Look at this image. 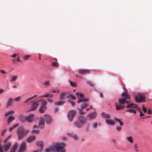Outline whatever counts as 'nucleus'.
Wrapping results in <instances>:
<instances>
[{
    "label": "nucleus",
    "instance_id": "1",
    "mask_svg": "<svg viewBox=\"0 0 152 152\" xmlns=\"http://www.w3.org/2000/svg\"><path fill=\"white\" fill-rule=\"evenodd\" d=\"M121 98L119 99V103L121 104H123L126 102L127 104L126 107L127 108H130L129 109L126 110V111L130 113H133L135 114L136 113V111L139 110L137 105L135 104L130 103L126 101V99H129L130 97L129 95L126 94L125 93H123L121 94Z\"/></svg>",
    "mask_w": 152,
    "mask_h": 152
},
{
    "label": "nucleus",
    "instance_id": "2",
    "mask_svg": "<svg viewBox=\"0 0 152 152\" xmlns=\"http://www.w3.org/2000/svg\"><path fill=\"white\" fill-rule=\"evenodd\" d=\"M66 146V144L64 142L56 143L53 146L54 152H66L64 148Z\"/></svg>",
    "mask_w": 152,
    "mask_h": 152
},
{
    "label": "nucleus",
    "instance_id": "3",
    "mask_svg": "<svg viewBox=\"0 0 152 152\" xmlns=\"http://www.w3.org/2000/svg\"><path fill=\"white\" fill-rule=\"evenodd\" d=\"M29 132L28 130L25 129L22 127H20L17 132L18 139H21L25 135L27 134Z\"/></svg>",
    "mask_w": 152,
    "mask_h": 152
},
{
    "label": "nucleus",
    "instance_id": "4",
    "mask_svg": "<svg viewBox=\"0 0 152 152\" xmlns=\"http://www.w3.org/2000/svg\"><path fill=\"white\" fill-rule=\"evenodd\" d=\"M44 118L41 117L40 119V123L39 124H44L53 123V119L51 116L49 115L45 114Z\"/></svg>",
    "mask_w": 152,
    "mask_h": 152
},
{
    "label": "nucleus",
    "instance_id": "5",
    "mask_svg": "<svg viewBox=\"0 0 152 152\" xmlns=\"http://www.w3.org/2000/svg\"><path fill=\"white\" fill-rule=\"evenodd\" d=\"M135 100L136 102L138 103L145 102V97L142 93H139L135 95Z\"/></svg>",
    "mask_w": 152,
    "mask_h": 152
},
{
    "label": "nucleus",
    "instance_id": "6",
    "mask_svg": "<svg viewBox=\"0 0 152 152\" xmlns=\"http://www.w3.org/2000/svg\"><path fill=\"white\" fill-rule=\"evenodd\" d=\"M1 140L0 139V152H4V150L5 151H7L11 147L10 142L7 143L6 145H1Z\"/></svg>",
    "mask_w": 152,
    "mask_h": 152
},
{
    "label": "nucleus",
    "instance_id": "7",
    "mask_svg": "<svg viewBox=\"0 0 152 152\" xmlns=\"http://www.w3.org/2000/svg\"><path fill=\"white\" fill-rule=\"evenodd\" d=\"M42 102L41 106L39 109V111L41 113H44L47 109L46 104L47 102L44 99H42L40 100Z\"/></svg>",
    "mask_w": 152,
    "mask_h": 152
},
{
    "label": "nucleus",
    "instance_id": "8",
    "mask_svg": "<svg viewBox=\"0 0 152 152\" xmlns=\"http://www.w3.org/2000/svg\"><path fill=\"white\" fill-rule=\"evenodd\" d=\"M76 94L78 99V101L77 102V103H79L84 102H87L88 101V99H84V95L82 94L77 92Z\"/></svg>",
    "mask_w": 152,
    "mask_h": 152
},
{
    "label": "nucleus",
    "instance_id": "9",
    "mask_svg": "<svg viewBox=\"0 0 152 152\" xmlns=\"http://www.w3.org/2000/svg\"><path fill=\"white\" fill-rule=\"evenodd\" d=\"M76 113V111L74 110H71L68 113L67 117L69 121H72L73 118Z\"/></svg>",
    "mask_w": 152,
    "mask_h": 152
},
{
    "label": "nucleus",
    "instance_id": "10",
    "mask_svg": "<svg viewBox=\"0 0 152 152\" xmlns=\"http://www.w3.org/2000/svg\"><path fill=\"white\" fill-rule=\"evenodd\" d=\"M114 121L110 119H107L106 120V122L107 124H115V121H116V122L119 123V124H123V122L119 119L117 118H115L114 119Z\"/></svg>",
    "mask_w": 152,
    "mask_h": 152
},
{
    "label": "nucleus",
    "instance_id": "11",
    "mask_svg": "<svg viewBox=\"0 0 152 152\" xmlns=\"http://www.w3.org/2000/svg\"><path fill=\"white\" fill-rule=\"evenodd\" d=\"M26 143L24 142H23L21 144L18 152H24L26 150Z\"/></svg>",
    "mask_w": 152,
    "mask_h": 152
},
{
    "label": "nucleus",
    "instance_id": "12",
    "mask_svg": "<svg viewBox=\"0 0 152 152\" xmlns=\"http://www.w3.org/2000/svg\"><path fill=\"white\" fill-rule=\"evenodd\" d=\"M40 102V100H39L37 101L36 102H33L30 108V110L34 111L35 110L39 105L38 103Z\"/></svg>",
    "mask_w": 152,
    "mask_h": 152
},
{
    "label": "nucleus",
    "instance_id": "13",
    "mask_svg": "<svg viewBox=\"0 0 152 152\" xmlns=\"http://www.w3.org/2000/svg\"><path fill=\"white\" fill-rule=\"evenodd\" d=\"M34 115L33 114H31L25 117V120L28 122H31L34 119Z\"/></svg>",
    "mask_w": 152,
    "mask_h": 152
},
{
    "label": "nucleus",
    "instance_id": "14",
    "mask_svg": "<svg viewBox=\"0 0 152 152\" xmlns=\"http://www.w3.org/2000/svg\"><path fill=\"white\" fill-rule=\"evenodd\" d=\"M88 105L86 103H83V104L81 105V109H79V111L80 113V114H85V113L83 111V110L85 108L87 107H88Z\"/></svg>",
    "mask_w": 152,
    "mask_h": 152
},
{
    "label": "nucleus",
    "instance_id": "15",
    "mask_svg": "<svg viewBox=\"0 0 152 152\" xmlns=\"http://www.w3.org/2000/svg\"><path fill=\"white\" fill-rule=\"evenodd\" d=\"M83 114H80V115L78 116V120L81 123H84L86 120V119L83 116Z\"/></svg>",
    "mask_w": 152,
    "mask_h": 152
},
{
    "label": "nucleus",
    "instance_id": "16",
    "mask_svg": "<svg viewBox=\"0 0 152 152\" xmlns=\"http://www.w3.org/2000/svg\"><path fill=\"white\" fill-rule=\"evenodd\" d=\"M33 130L32 131L31 133L33 134H38L39 129L37 126H35L33 127Z\"/></svg>",
    "mask_w": 152,
    "mask_h": 152
},
{
    "label": "nucleus",
    "instance_id": "17",
    "mask_svg": "<svg viewBox=\"0 0 152 152\" xmlns=\"http://www.w3.org/2000/svg\"><path fill=\"white\" fill-rule=\"evenodd\" d=\"M79 73L83 75L89 74V71L87 69H81L79 71Z\"/></svg>",
    "mask_w": 152,
    "mask_h": 152
},
{
    "label": "nucleus",
    "instance_id": "18",
    "mask_svg": "<svg viewBox=\"0 0 152 152\" xmlns=\"http://www.w3.org/2000/svg\"><path fill=\"white\" fill-rule=\"evenodd\" d=\"M36 144L37 145L41 148L40 151H41L42 150L44 145L43 141H38L36 142Z\"/></svg>",
    "mask_w": 152,
    "mask_h": 152
},
{
    "label": "nucleus",
    "instance_id": "19",
    "mask_svg": "<svg viewBox=\"0 0 152 152\" xmlns=\"http://www.w3.org/2000/svg\"><path fill=\"white\" fill-rule=\"evenodd\" d=\"M35 138L36 137L35 135H30L28 137L27 139V141L28 142H30L34 140L35 139Z\"/></svg>",
    "mask_w": 152,
    "mask_h": 152
},
{
    "label": "nucleus",
    "instance_id": "20",
    "mask_svg": "<svg viewBox=\"0 0 152 152\" xmlns=\"http://www.w3.org/2000/svg\"><path fill=\"white\" fill-rule=\"evenodd\" d=\"M67 134L69 136L72 137L75 140H77L78 139V136L76 134H73L72 133H68Z\"/></svg>",
    "mask_w": 152,
    "mask_h": 152
},
{
    "label": "nucleus",
    "instance_id": "21",
    "mask_svg": "<svg viewBox=\"0 0 152 152\" xmlns=\"http://www.w3.org/2000/svg\"><path fill=\"white\" fill-rule=\"evenodd\" d=\"M17 143H15V145L12 147L10 152H15L17 148Z\"/></svg>",
    "mask_w": 152,
    "mask_h": 152
},
{
    "label": "nucleus",
    "instance_id": "22",
    "mask_svg": "<svg viewBox=\"0 0 152 152\" xmlns=\"http://www.w3.org/2000/svg\"><path fill=\"white\" fill-rule=\"evenodd\" d=\"M45 151V152H54L53 146H51L49 148H46Z\"/></svg>",
    "mask_w": 152,
    "mask_h": 152
},
{
    "label": "nucleus",
    "instance_id": "23",
    "mask_svg": "<svg viewBox=\"0 0 152 152\" xmlns=\"http://www.w3.org/2000/svg\"><path fill=\"white\" fill-rule=\"evenodd\" d=\"M15 119V117L13 116H10L8 118L7 122L8 124L10 123Z\"/></svg>",
    "mask_w": 152,
    "mask_h": 152
},
{
    "label": "nucleus",
    "instance_id": "24",
    "mask_svg": "<svg viewBox=\"0 0 152 152\" xmlns=\"http://www.w3.org/2000/svg\"><path fill=\"white\" fill-rule=\"evenodd\" d=\"M96 116V113L94 112L88 115V116L90 118H93Z\"/></svg>",
    "mask_w": 152,
    "mask_h": 152
},
{
    "label": "nucleus",
    "instance_id": "25",
    "mask_svg": "<svg viewBox=\"0 0 152 152\" xmlns=\"http://www.w3.org/2000/svg\"><path fill=\"white\" fill-rule=\"evenodd\" d=\"M116 107V109L117 110H119L121 109L124 108V107L123 106L121 105L120 104L118 105L117 103L115 104Z\"/></svg>",
    "mask_w": 152,
    "mask_h": 152
},
{
    "label": "nucleus",
    "instance_id": "26",
    "mask_svg": "<svg viewBox=\"0 0 152 152\" xmlns=\"http://www.w3.org/2000/svg\"><path fill=\"white\" fill-rule=\"evenodd\" d=\"M13 101V99H12L11 98H10L9 99L7 103L6 107H8L9 106H10L11 105H12V102Z\"/></svg>",
    "mask_w": 152,
    "mask_h": 152
},
{
    "label": "nucleus",
    "instance_id": "27",
    "mask_svg": "<svg viewBox=\"0 0 152 152\" xmlns=\"http://www.w3.org/2000/svg\"><path fill=\"white\" fill-rule=\"evenodd\" d=\"M126 140L131 143L133 142V138L132 136H130L126 137Z\"/></svg>",
    "mask_w": 152,
    "mask_h": 152
},
{
    "label": "nucleus",
    "instance_id": "28",
    "mask_svg": "<svg viewBox=\"0 0 152 152\" xmlns=\"http://www.w3.org/2000/svg\"><path fill=\"white\" fill-rule=\"evenodd\" d=\"M102 117L103 118H110V115L106 114L104 113H102L101 114Z\"/></svg>",
    "mask_w": 152,
    "mask_h": 152
},
{
    "label": "nucleus",
    "instance_id": "29",
    "mask_svg": "<svg viewBox=\"0 0 152 152\" xmlns=\"http://www.w3.org/2000/svg\"><path fill=\"white\" fill-rule=\"evenodd\" d=\"M11 137V135H8L6 137V138L5 139V140H4V143L5 144V145H6V144H7V143H8L9 142H10V145H11V143L10 142H8V141L7 140L10 138V137Z\"/></svg>",
    "mask_w": 152,
    "mask_h": 152
},
{
    "label": "nucleus",
    "instance_id": "30",
    "mask_svg": "<svg viewBox=\"0 0 152 152\" xmlns=\"http://www.w3.org/2000/svg\"><path fill=\"white\" fill-rule=\"evenodd\" d=\"M66 92L62 93L60 95V99L62 100L64 99L66 95Z\"/></svg>",
    "mask_w": 152,
    "mask_h": 152
},
{
    "label": "nucleus",
    "instance_id": "31",
    "mask_svg": "<svg viewBox=\"0 0 152 152\" xmlns=\"http://www.w3.org/2000/svg\"><path fill=\"white\" fill-rule=\"evenodd\" d=\"M14 113V110L10 111L7 113H6L5 114V116H7L13 114Z\"/></svg>",
    "mask_w": 152,
    "mask_h": 152
},
{
    "label": "nucleus",
    "instance_id": "32",
    "mask_svg": "<svg viewBox=\"0 0 152 152\" xmlns=\"http://www.w3.org/2000/svg\"><path fill=\"white\" fill-rule=\"evenodd\" d=\"M19 119L21 121H23L25 120V118L24 116L22 115H20L19 117Z\"/></svg>",
    "mask_w": 152,
    "mask_h": 152
},
{
    "label": "nucleus",
    "instance_id": "33",
    "mask_svg": "<svg viewBox=\"0 0 152 152\" xmlns=\"http://www.w3.org/2000/svg\"><path fill=\"white\" fill-rule=\"evenodd\" d=\"M18 124H15L12 127L10 128L9 129V131H10V132L14 128L18 127Z\"/></svg>",
    "mask_w": 152,
    "mask_h": 152
},
{
    "label": "nucleus",
    "instance_id": "34",
    "mask_svg": "<svg viewBox=\"0 0 152 152\" xmlns=\"http://www.w3.org/2000/svg\"><path fill=\"white\" fill-rule=\"evenodd\" d=\"M17 78V76H13L12 77L10 81L13 82L15 81Z\"/></svg>",
    "mask_w": 152,
    "mask_h": 152
},
{
    "label": "nucleus",
    "instance_id": "35",
    "mask_svg": "<svg viewBox=\"0 0 152 152\" xmlns=\"http://www.w3.org/2000/svg\"><path fill=\"white\" fill-rule=\"evenodd\" d=\"M64 102H55V104L56 105H63L64 104Z\"/></svg>",
    "mask_w": 152,
    "mask_h": 152
},
{
    "label": "nucleus",
    "instance_id": "36",
    "mask_svg": "<svg viewBox=\"0 0 152 152\" xmlns=\"http://www.w3.org/2000/svg\"><path fill=\"white\" fill-rule=\"evenodd\" d=\"M67 98H70L73 100H75V96L72 94H70L67 96Z\"/></svg>",
    "mask_w": 152,
    "mask_h": 152
},
{
    "label": "nucleus",
    "instance_id": "37",
    "mask_svg": "<svg viewBox=\"0 0 152 152\" xmlns=\"http://www.w3.org/2000/svg\"><path fill=\"white\" fill-rule=\"evenodd\" d=\"M76 128H81L83 126V124H74Z\"/></svg>",
    "mask_w": 152,
    "mask_h": 152
},
{
    "label": "nucleus",
    "instance_id": "38",
    "mask_svg": "<svg viewBox=\"0 0 152 152\" xmlns=\"http://www.w3.org/2000/svg\"><path fill=\"white\" fill-rule=\"evenodd\" d=\"M45 124H39V125L37 127L39 129H43L44 127Z\"/></svg>",
    "mask_w": 152,
    "mask_h": 152
},
{
    "label": "nucleus",
    "instance_id": "39",
    "mask_svg": "<svg viewBox=\"0 0 152 152\" xmlns=\"http://www.w3.org/2000/svg\"><path fill=\"white\" fill-rule=\"evenodd\" d=\"M87 83L90 86L93 87L94 86V84L91 82L90 81H87Z\"/></svg>",
    "mask_w": 152,
    "mask_h": 152
},
{
    "label": "nucleus",
    "instance_id": "40",
    "mask_svg": "<svg viewBox=\"0 0 152 152\" xmlns=\"http://www.w3.org/2000/svg\"><path fill=\"white\" fill-rule=\"evenodd\" d=\"M52 65L55 67H57L58 66V64L57 62H53L52 63Z\"/></svg>",
    "mask_w": 152,
    "mask_h": 152
},
{
    "label": "nucleus",
    "instance_id": "41",
    "mask_svg": "<svg viewBox=\"0 0 152 152\" xmlns=\"http://www.w3.org/2000/svg\"><path fill=\"white\" fill-rule=\"evenodd\" d=\"M30 56V55H26L23 57V59L24 60H27L28 59Z\"/></svg>",
    "mask_w": 152,
    "mask_h": 152
},
{
    "label": "nucleus",
    "instance_id": "42",
    "mask_svg": "<svg viewBox=\"0 0 152 152\" xmlns=\"http://www.w3.org/2000/svg\"><path fill=\"white\" fill-rule=\"evenodd\" d=\"M43 84L44 85H45L46 86H48L50 84V83L49 81H46L45 82L43 83Z\"/></svg>",
    "mask_w": 152,
    "mask_h": 152
},
{
    "label": "nucleus",
    "instance_id": "43",
    "mask_svg": "<svg viewBox=\"0 0 152 152\" xmlns=\"http://www.w3.org/2000/svg\"><path fill=\"white\" fill-rule=\"evenodd\" d=\"M21 98V97L19 96V97H17L16 98H15V100L16 102H18L20 100Z\"/></svg>",
    "mask_w": 152,
    "mask_h": 152
},
{
    "label": "nucleus",
    "instance_id": "44",
    "mask_svg": "<svg viewBox=\"0 0 152 152\" xmlns=\"http://www.w3.org/2000/svg\"><path fill=\"white\" fill-rule=\"evenodd\" d=\"M6 131H7V130L6 129H4L2 131V132L1 133V136H4Z\"/></svg>",
    "mask_w": 152,
    "mask_h": 152
},
{
    "label": "nucleus",
    "instance_id": "45",
    "mask_svg": "<svg viewBox=\"0 0 152 152\" xmlns=\"http://www.w3.org/2000/svg\"><path fill=\"white\" fill-rule=\"evenodd\" d=\"M70 83L72 86L73 87H75L76 86V84L72 81H70Z\"/></svg>",
    "mask_w": 152,
    "mask_h": 152
},
{
    "label": "nucleus",
    "instance_id": "46",
    "mask_svg": "<svg viewBox=\"0 0 152 152\" xmlns=\"http://www.w3.org/2000/svg\"><path fill=\"white\" fill-rule=\"evenodd\" d=\"M49 94H47L46 95L43 96H40L41 97H48L49 96Z\"/></svg>",
    "mask_w": 152,
    "mask_h": 152
},
{
    "label": "nucleus",
    "instance_id": "47",
    "mask_svg": "<svg viewBox=\"0 0 152 152\" xmlns=\"http://www.w3.org/2000/svg\"><path fill=\"white\" fill-rule=\"evenodd\" d=\"M142 108L144 112L145 113H146L147 112V110L146 108L144 106H142Z\"/></svg>",
    "mask_w": 152,
    "mask_h": 152
},
{
    "label": "nucleus",
    "instance_id": "48",
    "mask_svg": "<svg viewBox=\"0 0 152 152\" xmlns=\"http://www.w3.org/2000/svg\"><path fill=\"white\" fill-rule=\"evenodd\" d=\"M59 92V90H57V91L53 89V91L51 92L52 93H58Z\"/></svg>",
    "mask_w": 152,
    "mask_h": 152
},
{
    "label": "nucleus",
    "instance_id": "49",
    "mask_svg": "<svg viewBox=\"0 0 152 152\" xmlns=\"http://www.w3.org/2000/svg\"><path fill=\"white\" fill-rule=\"evenodd\" d=\"M116 129L118 132H119V131H121V127H119V126L117 127H116Z\"/></svg>",
    "mask_w": 152,
    "mask_h": 152
},
{
    "label": "nucleus",
    "instance_id": "50",
    "mask_svg": "<svg viewBox=\"0 0 152 152\" xmlns=\"http://www.w3.org/2000/svg\"><path fill=\"white\" fill-rule=\"evenodd\" d=\"M97 125L98 124H94L93 127L94 129H95L97 128Z\"/></svg>",
    "mask_w": 152,
    "mask_h": 152
},
{
    "label": "nucleus",
    "instance_id": "51",
    "mask_svg": "<svg viewBox=\"0 0 152 152\" xmlns=\"http://www.w3.org/2000/svg\"><path fill=\"white\" fill-rule=\"evenodd\" d=\"M17 56V55L16 54H14L12 55L11 56V57H12L13 58H16V56Z\"/></svg>",
    "mask_w": 152,
    "mask_h": 152
},
{
    "label": "nucleus",
    "instance_id": "52",
    "mask_svg": "<svg viewBox=\"0 0 152 152\" xmlns=\"http://www.w3.org/2000/svg\"><path fill=\"white\" fill-rule=\"evenodd\" d=\"M0 72L3 74H5L6 73V72L3 70H0Z\"/></svg>",
    "mask_w": 152,
    "mask_h": 152
},
{
    "label": "nucleus",
    "instance_id": "53",
    "mask_svg": "<svg viewBox=\"0 0 152 152\" xmlns=\"http://www.w3.org/2000/svg\"><path fill=\"white\" fill-rule=\"evenodd\" d=\"M31 98H30L28 99H26V100H25V103H27V102H28L30 100H31Z\"/></svg>",
    "mask_w": 152,
    "mask_h": 152
},
{
    "label": "nucleus",
    "instance_id": "54",
    "mask_svg": "<svg viewBox=\"0 0 152 152\" xmlns=\"http://www.w3.org/2000/svg\"><path fill=\"white\" fill-rule=\"evenodd\" d=\"M37 97V95H35L33 97H31V99H33L34 98H36Z\"/></svg>",
    "mask_w": 152,
    "mask_h": 152
},
{
    "label": "nucleus",
    "instance_id": "55",
    "mask_svg": "<svg viewBox=\"0 0 152 152\" xmlns=\"http://www.w3.org/2000/svg\"><path fill=\"white\" fill-rule=\"evenodd\" d=\"M58 109L56 108L54 109V112L56 113L58 111Z\"/></svg>",
    "mask_w": 152,
    "mask_h": 152
},
{
    "label": "nucleus",
    "instance_id": "56",
    "mask_svg": "<svg viewBox=\"0 0 152 152\" xmlns=\"http://www.w3.org/2000/svg\"><path fill=\"white\" fill-rule=\"evenodd\" d=\"M16 61L19 62H22V61H20V59L18 57H17V58L16 59Z\"/></svg>",
    "mask_w": 152,
    "mask_h": 152
},
{
    "label": "nucleus",
    "instance_id": "57",
    "mask_svg": "<svg viewBox=\"0 0 152 152\" xmlns=\"http://www.w3.org/2000/svg\"><path fill=\"white\" fill-rule=\"evenodd\" d=\"M39 60H41V54L40 53L39 54Z\"/></svg>",
    "mask_w": 152,
    "mask_h": 152
},
{
    "label": "nucleus",
    "instance_id": "58",
    "mask_svg": "<svg viewBox=\"0 0 152 152\" xmlns=\"http://www.w3.org/2000/svg\"><path fill=\"white\" fill-rule=\"evenodd\" d=\"M48 101L50 103H52L53 102V101L52 100L50 99H48Z\"/></svg>",
    "mask_w": 152,
    "mask_h": 152
},
{
    "label": "nucleus",
    "instance_id": "59",
    "mask_svg": "<svg viewBox=\"0 0 152 152\" xmlns=\"http://www.w3.org/2000/svg\"><path fill=\"white\" fill-rule=\"evenodd\" d=\"M71 103L72 106H73L75 105V103L74 102H71Z\"/></svg>",
    "mask_w": 152,
    "mask_h": 152
},
{
    "label": "nucleus",
    "instance_id": "60",
    "mask_svg": "<svg viewBox=\"0 0 152 152\" xmlns=\"http://www.w3.org/2000/svg\"><path fill=\"white\" fill-rule=\"evenodd\" d=\"M144 115V114L142 113V112H140V116L141 117H142Z\"/></svg>",
    "mask_w": 152,
    "mask_h": 152
},
{
    "label": "nucleus",
    "instance_id": "61",
    "mask_svg": "<svg viewBox=\"0 0 152 152\" xmlns=\"http://www.w3.org/2000/svg\"><path fill=\"white\" fill-rule=\"evenodd\" d=\"M100 96L101 98L103 97V94L102 93H100Z\"/></svg>",
    "mask_w": 152,
    "mask_h": 152
},
{
    "label": "nucleus",
    "instance_id": "62",
    "mask_svg": "<svg viewBox=\"0 0 152 152\" xmlns=\"http://www.w3.org/2000/svg\"><path fill=\"white\" fill-rule=\"evenodd\" d=\"M53 95L51 94H49V96L48 97L51 98L53 97Z\"/></svg>",
    "mask_w": 152,
    "mask_h": 152
},
{
    "label": "nucleus",
    "instance_id": "63",
    "mask_svg": "<svg viewBox=\"0 0 152 152\" xmlns=\"http://www.w3.org/2000/svg\"><path fill=\"white\" fill-rule=\"evenodd\" d=\"M16 61V59H12V61L13 63H14V62Z\"/></svg>",
    "mask_w": 152,
    "mask_h": 152
},
{
    "label": "nucleus",
    "instance_id": "64",
    "mask_svg": "<svg viewBox=\"0 0 152 152\" xmlns=\"http://www.w3.org/2000/svg\"><path fill=\"white\" fill-rule=\"evenodd\" d=\"M4 90L2 89H0V93H1L4 92Z\"/></svg>",
    "mask_w": 152,
    "mask_h": 152
}]
</instances>
